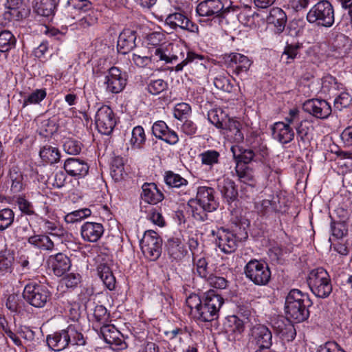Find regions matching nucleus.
<instances>
[{
	"mask_svg": "<svg viewBox=\"0 0 352 352\" xmlns=\"http://www.w3.org/2000/svg\"><path fill=\"white\" fill-rule=\"evenodd\" d=\"M101 333L104 341L111 345H120L122 340L119 338L120 332L114 326L104 325L101 328Z\"/></svg>",
	"mask_w": 352,
	"mask_h": 352,
	"instance_id": "f704fd0d",
	"label": "nucleus"
},
{
	"mask_svg": "<svg viewBox=\"0 0 352 352\" xmlns=\"http://www.w3.org/2000/svg\"><path fill=\"white\" fill-rule=\"evenodd\" d=\"M279 333L282 339L287 342L292 341L296 335L294 326L289 321H287V324H284V327L280 328Z\"/></svg>",
	"mask_w": 352,
	"mask_h": 352,
	"instance_id": "052dcab7",
	"label": "nucleus"
},
{
	"mask_svg": "<svg viewBox=\"0 0 352 352\" xmlns=\"http://www.w3.org/2000/svg\"><path fill=\"white\" fill-rule=\"evenodd\" d=\"M91 214L90 209L87 208L78 209L67 213L65 216V221L67 223H74L89 217Z\"/></svg>",
	"mask_w": 352,
	"mask_h": 352,
	"instance_id": "c03bdc74",
	"label": "nucleus"
},
{
	"mask_svg": "<svg viewBox=\"0 0 352 352\" xmlns=\"http://www.w3.org/2000/svg\"><path fill=\"white\" fill-rule=\"evenodd\" d=\"M244 323L236 316H231L228 320L227 331L236 334H241L244 331Z\"/></svg>",
	"mask_w": 352,
	"mask_h": 352,
	"instance_id": "864d4df0",
	"label": "nucleus"
},
{
	"mask_svg": "<svg viewBox=\"0 0 352 352\" xmlns=\"http://www.w3.org/2000/svg\"><path fill=\"white\" fill-rule=\"evenodd\" d=\"M247 278L258 286L267 285L271 280V271L267 263L262 261L251 259L244 267Z\"/></svg>",
	"mask_w": 352,
	"mask_h": 352,
	"instance_id": "0eeeda50",
	"label": "nucleus"
},
{
	"mask_svg": "<svg viewBox=\"0 0 352 352\" xmlns=\"http://www.w3.org/2000/svg\"><path fill=\"white\" fill-rule=\"evenodd\" d=\"M54 8L53 0H42L36 4L35 10L38 15L49 17L54 14Z\"/></svg>",
	"mask_w": 352,
	"mask_h": 352,
	"instance_id": "09e8293b",
	"label": "nucleus"
},
{
	"mask_svg": "<svg viewBox=\"0 0 352 352\" xmlns=\"http://www.w3.org/2000/svg\"><path fill=\"white\" fill-rule=\"evenodd\" d=\"M126 82V74L122 72L118 67H111L105 76L106 91L111 94L120 93L124 89Z\"/></svg>",
	"mask_w": 352,
	"mask_h": 352,
	"instance_id": "9b49d317",
	"label": "nucleus"
},
{
	"mask_svg": "<svg viewBox=\"0 0 352 352\" xmlns=\"http://www.w3.org/2000/svg\"><path fill=\"white\" fill-rule=\"evenodd\" d=\"M307 20L318 26L330 28L335 21V13L332 4L327 0H322L315 4L307 12Z\"/></svg>",
	"mask_w": 352,
	"mask_h": 352,
	"instance_id": "39448f33",
	"label": "nucleus"
},
{
	"mask_svg": "<svg viewBox=\"0 0 352 352\" xmlns=\"http://www.w3.org/2000/svg\"><path fill=\"white\" fill-rule=\"evenodd\" d=\"M352 102L351 95L346 91H342L334 100V107L338 111L349 107Z\"/></svg>",
	"mask_w": 352,
	"mask_h": 352,
	"instance_id": "603ef678",
	"label": "nucleus"
},
{
	"mask_svg": "<svg viewBox=\"0 0 352 352\" xmlns=\"http://www.w3.org/2000/svg\"><path fill=\"white\" fill-rule=\"evenodd\" d=\"M165 22L175 30L180 28L192 32L198 30V26L192 23L186 15L182 12H174L168 14Z\"/></svg>",
	"mask_w": 352,
	"mask_h": 352,
	"instance_id": "6ab92c4d",
	"label": "nucleus"
},
{
	"mask_svg": "<svg viewBox=\"0 0 352 352\" xmlns=\"http://www.w3.org/2000/svg\"><path fill=\"white\" fill-rule=\"evenodd\" d=\"M300 113V111L296 108L290 109L288 115L285 118L286 121L285 124H288L289 126H293L295 128L296 125H298V123L303 120Z\"/></svg>",
	"mask_w": 352,
	"mask_h": 352,
	"instance_id": "338daca9",
	"label": "nucleus"
},
{
	"mask_svg": "<svg viewBox=\"0 0 352 352\" xmlns=\"http://www.w3.org/2000/svg\"><path fill=\"white\" fill-rule=\"evenodd\" d=\"M47 262L54 274L57 276H63L72 265L69 258L63 253L51 255Z\"/></svg>",
	"mask_w": 352,
	"mask_h": 352,
	"instance_id": "b1692460",
	"label": "nucleus"
},
{
	"mask_svg": "<svg viewBox=\"0 0 352 352\" xmlns=\"http://www.w3.org/2000/svg\"><path fill=\"white\" fill-rule=\"evenodd\" d=\"M217 244L222 252L230 254L236 250L239 241L234 234L221 228L217 230Z\"/></svg>",
	"mask_w": 352,
	"mask_h": 352,
	"instance_id": "dca6fc26",
	"label": "nucleus"
},
{
	"mask_svg": "<svg viewBox=\"0 0 352 352\" xmlns=\"http://www.w3.org/2000/svg\"><path fill=\"white\" fill-rule=\"evenodd\" d=\"M51 292L47 287L36 282H30L25 285L23 297L30 305L36 308H43L51 300Z\"/></svg>",
	"mask_w": 352,
	"mask_h": 352,
	"instance_id": "423d86ee",
	"label": "nucleus"
},
{
	"mask_svg": "<svg viewBox=\"0 0 352 352\" xmlns=\"http://www.w3.org/2000/svg\"><path fill=\"white\" fill-rule=\"evenodd\" d=\"M223 303V298L214 290L204 293L202 303L197 309L195 317L201 322H211L219 318V312Z\"/></svg>",
	"mask_w": 352,
	"mask_h": 352,
	"instance_id": "7ed1b4c3",
	"label": "nucleus"
},
{
	"mask_svg": "<svg viewBox=\"0 0 352 352\" xmlns=\"http://www.w3.org/2000/svg\"><path fill=\"white\" fill-rule=\"evenodd\" d=\"M350 215L351 210L349 209L345 208L343 206H339L334 210L330 217L332 221L348 223Z\"/></svg>",
	"mask_w": 352,
	"mask_h": 352,
	"instance_id": "bf43d9fd",
	"label": "nucleus"
},
{
	"mask_svg": "<svg viewBox=\"0 0 352 352\" xmlns=\"http://www.w3.org/2000/svg\"><path fill=\"white\" fill-rule=\"evenodd\" d=\"M8 181L11 183L10 190L18 193L24 189L23 175L18 167L13 166L10 169Z\"/></svg>",
	"mask_w": 352,
	"mask_h": 352,
	"instance_id": "7c9ffc66",
	"label": "nucleus"
},
{
	"mask_svg": "<svg viewBox=\"0 0 352 352\" xmlns=\"http://www.w3.org/2000/svg\"><path fill=\"white\" fill-rule=\"evenodd\" d=\"M6 7L8 11L5 12L4 17L8 20L20 21L30 14L23 0H7Z\"/></svg>",
	"mask_w": 352,
	"mask_h": 352,
	"instance_id": "a211bd4d",
	"label": "nucleus"
},
{
	"mask_svg": "<svg viewBox=\"0 0 352 352\" xmlns=\"http://www.w3.org/2000/svg\"><path fill=\"white\" fill-rule=\"evenodd\" d=\"M63 167L69 175L78 179L86 176L89 168L87 162L75 157H70L65 160Z\"/></svg>",
	"mask_w": 352,
	"mask_h": 352,
	"instance_id": "412c9836",
	"label": "nucleus"
},
{
	"mask_svg": "<svg viewBox=\"0 0 352 352\" xmlns=\"http://www.w3.org/2000/svg\"><path fill=\"white\" fill-rule=\"evenodd\" d=\"M14 214L10 208L0 210V230H3L8 228L14 221Z\"/></svg>",
	"mask_w": 352,
	"mask_h": 352,
	"instance_id": "6e6d98bb",
	"label": "nucleus"
},
{
	"mask_svg": "<svg viewBox=\"0 0 352 352\" xmlns=\"http://www.w3.org/2000/svg\"><path fill=\"white\" fill-rule=\"evenodd\" d=\"M201 164L209 167L217 164L219 162L220 153L215 150H207L199 155Z\"/></svg>",
	"mask_w": 352,
	"mask_h": 352,
	"instance_id": "37998d69",
	"label": "nucleus"
},
{
	"mask_svg": "<svg viewBox=\"0 0 352 352\" xmlns=\"http://www.w3.org/2000/svg\"><path fill=\"white\" fill-rule=\"evenodd\" d=\"M250 342L258 348H270L272 344V334L265 325L256 324L250 331Z\"/></svg>",
	"mask_w": 352,
	"mask_h": 352,
	"instance_id": "ddd939ff",
	"label": "nucleus"
},
{
	"mask_svg": "<svg viewBox=\"0 0 352 352\" xmlns=\"http://www.w3.org/2000/svg\"><path fill=\"white\" fill-rule=\"evenodd\" d=\"M236 150L234 146H232L231 151L234 157L238 160L237 163H243V165L245 166L254 160L255 153L252 149H239L240 153L238 155L236 154Z\"/></svg>",
	"mask_w": 352,
	"mask_h": 352,
	"instance_id": "de8ad7c7",
	"label": "nucleus"
},
{
	"mask_svg": "<svg viewBox=\"0 0 352 352\" xmlns=\"http://www.w3.org/2000/svg\"><path fill=\"white\" fill-rule=\"evenodd\" d=\"M223 59L226 66L233 68L234 74L238 76L246 74L252 63L248 57L239 53L225 54Z\"/></svg>",
	"mask_w": 352,
	"mask_h": 352,
	"instance_id": "f8f14e48",
	"label": "nucleus"
},
{
	"mask_svg": "<svg viewBox=\"0 0 352 352\" xmlns=\"http://www.w3.org/2000/svg\"><path fill=\"white\" fill-rule=\"evenodd\" d=\"M166 247L168 254L173 261H179L187 254L184 243L179 238H170L167 241Z\"/></svg>",
	"mask_w": 352,
	"mask_h": 352,
	"instance_id": "bb28decb",
	"label": "nucleus"
},
{
	"mask_svg": "<svg viewBox=\"0 0 352 352\" xmlns=\"http://www.w3.org/2000/svg\"><path fill=\"white\" fill-rule=\"evenodd\" d=\"M295 129L299 145L302 144L304 146H307L310 142V133L313 131V126L303 120L298 125L295 126Z\"/></svg>",
	"mask_w": 352,
	"mask_h": 352,
	"instance_id": "473e14b6",
	"label": "nucleus"
},
{
	"mask_svg": "<svg viewBox=\"0 0 352 352\" xmlns=\"http://www.w3.org/2000/svg\"><path fill=\"white\" fill-rule=\"evenodd\" d=\"M13 261L14 256L10 250L0 252V271H10Z\"/></svg>",
	"mask_w": 352,
	"mask_h": 352,
	"instance_id": "3c124183",
	"label": "nucleus"
},
{
	"mask_svg": "<svg viewBox=\"0 0 352 352\" xmlns=\"http://www.w3.org/2000/svg\"><path fill=\"white\" fill-rule=\"evenodd\" d=\"M204 56L197 54L192 52H187L186 57L175 66V70L179 72L182 71L185 66L190 65L192 69L196 67L199 71H204L206 69L204 63Z\"/></svg>",
	"mask_w": 352,
	"mask_h": 352,
	"instance_id": "cd10ccee",
	"label": "nucleus"
},
{
	"mask_svg": "<svg viewBox=\"0 0 352 352\" xmlns=\"http://www.w3.org/2000/svg\"><path fill=\"white\" fill-rule=\"evenodd\" d=\"M271 131L273 139L282 144L289 143L294 139L293 128L284 122H275L271 126Z\"/></svg>",
	"mask_w": 352,
	"mask_h": 352,
	"instance_id": "aec40b11",
	"label": "nucleus"
},
{
	"mask_svg": "<svg viewBox=\"0 0 352 352\" xmlns=\"http://www.w3.org/2000/svg\"><path fill=\"white\" fill-rule=\"evenodd\" d=\"M47 343L49 347L55 351L65 349L69 345L65 329L55 332L52 335H48Z\"/></svg>",
	"mask_w": 352,
	"mask_h": 352,
	"instance_id": "c756f323",
	"label": "nucleus"
},
{
	"mask_svg": "<svg viewBox=\"0 0 352 352\" xmlns=\"http://www.w3.org/2000/svg\"><path fill=\"white\" fill-rule=\"evenodd\" d=\"M166 56L162 52V47H151L148 50H137L132 54L131 61L138 67H149L152 63H159Z\"/></svg>",
	"mask_w": 352,
	"mask_h": 352,
	"instance_id": "1a4fd4ad",
	"label": "nucleus"
},
{
	"mask_svg": "<svg viewBox=\"0 0 352 352\" xmlns=\"http://www.w3.org/2000/svg\"><path fill=\"white\" fill-rule=\"evenodd\" d=\"M239 8L238 6H229L225 7L220 0H204L197 6L196 11L201 16H212L213 20H218L221 24L224 20H228L234 16H237L241 21L245 17L242 12L237 14Z\"/></svg>",
	"mask_w": 352,
	"mask_h": 352,
	"instance_id": "f03ea898",
	"label": "nucleus"
},
{
	"mask_svg": "<svg viewBox=\"0 0 352 352\" xmlns=\"http://www.w3.org/2000/svg\"><path fill=\"white\" fill-rule=\"evenodd\" d=\"M219 190L228 204H231L238 198V190L235 183L229 179H225L218 185Z\"/></svg>",
	"mask_w": 352,
	"mask_h": 352,
	"instance_id": "c85d7f7f",
	"label": "nucleus"
},
{
	"mask_svg": "<svg viewBox=\"0 0 352 352\" xmlns=\"http://www.w3.org/2000/svg\"><path fill=\"white\" fill-rule=\"evenodd\" d=\"M214 85L217 89L226 92H230L232 89V85L229 78L221 75L217 76L214 79Z\"/></svg>",
	"mask_w": 352,
	"mask_h": 352,
	"instance_id": "0e129e2a",
	"label": "nucleus"
},
{
	"mask_svg": "<svg viewBox=\"0 0 352 352\" xmlns=\"http://www.w3.org/2000/svg\"><path fill=\"white\" fill-rule=\"evenodd\" d=\"M298 45L287 44L281 55V60L288 64L293 60L298 54Z\"/></svg>",
	"mask_w": 352,
	"mask_h": 352,
	"instance_id": "13d9d810",
	"label": "nucleus"
},
{
	"mask_svg": "<svg viewBox=\"0 0 352 352\" xmlns=\"http://www.w3.org/2000/svg\"><path fill=\"white\" fill-rule=\"evenodd\" d=\"M190 112V106L187 103L182 102L175 107L173 114L176 119L182 120V119L186 118Z\"/></svg>",
	"mask_w": 352,
	"mask_h": 352,
	"instance_id": "680f3d73",
	"label": "nucleus"
},
{
	"mask_svg": "<svg viewBox=\"0 0 352 352\" xmlns=\"http://www.w3.org/2000/svg\"><path fill=\"white\" fill-rule=\"evenodd\" d=\"M215 190L213 188L199 186L197 188V196L194 200L198 202L208 210L214 211L219 207V202L214 197Z\"/></svg>",
	"mask_w": 352,
	"mask_h": 352,
	"instance_id": "f3484780",
	"label": "nucleus"
},
{
	"mask_svg": "<svg viewBox=\"0 0 352 352\" xmlns=\"http://www.w3.org/2000/svg\"><path fill=\"white\" fill-rule=\"evenodd\" d=\"M322 85L324 91H331L343 89L342 84L338 82L337 79L331 75L326 76L322 78Z\"/></svg>",
	"mask_w": 352,
	"mask_h": 352,
	"instance_id": "4d7b16f0",
	"label": "nucleus"
},
{
	"mask_svg": "<svg viewBox=\"0 0 352 352\" xmlns=\"http://www.w3.org/2000/svg\"><path fill=\"white\" fill-rule=\"evenodd\" d=\"M168 89V83L163 79H150L147 82L146 90L152 95H158Z\"/></svg>",
	"mask_w": 352,
	"mask_h": 352,
	"instance_id": "a18cd8bd",
	"label": "nucleus"
},
{
	"mask_svg": "<svg viewBox=\"0 0 352 352\" xmlns=\"http://www.w3.org/2000/svg\"><path fill=\"white\" fill-rule=\"evenodd\" d=\"M82 144L73 139H67L63 144L64 151L69 155H77L81 151Z\"/></svg>",
	"mask_w": 352,
	"mask_h": 352,
	"instance_id": "e2e57ef3",
	"label": "nucleus"
},
{
	"mask_svg": "<svg viewBox=\"0 0 352 352\" xmlns=\"http://www.w3.org/2000/svg\"><path fill=\"white\" fill-rule=\"evenodd\" d=\"M287 17L285 12L280 8H273L266 17V23L273 27L274 33L281 34L286 26Z\"/></svg>",
	"mask_w": 352,
	"mask_h": 352,
	"instance_id": "4be33fe9",
	"label": "nucleus"
},
{
	"mask_svg": "<svg viewBox=\"0 0 352 352\" xmlns=\"http://www.w3.org/2000/svg\"><path fill=\"white\" fill-rule=\"evenodd\" d=\"M65 332L69 344L79 346L85 345V339L76 325H69L67 328L65 329Z\"/></svg>",
	"mask_w": 352,
	"mask_h": 352,
	"instance_id": "c9c22d12",
	"label": "nucleus"
},
{
	"mask_svg": "<svg viewBox=\"0 0 352 352\" xmlns=\"http://www.w3.org/2000/svg\"><path fill=\"white\" fill-rule=\"evenodd\" d=\"M46 96V91L44 89H36L23 100V107L28 104H38Z\"/></svg>",
	"mask_w": 352,
	"mask_h": 352,
	"instance_id": "5fc2aeb1",
	"label": "nucleus"
},
{
	"mask_svg": "<svg viewBox=\"0 0 352 352\" xmlns=\"http://www.w3.org/2000/svg\"><path fill=\"white\" fill-rule=\"evenodd\" d=\"M93 8L89 0H68L67 8L68 11L87 12Z\"/></svg>",
	"mask_w": 352,
	"mask_h": 352,
	"instance_id": "49530a36",
	"label": "nucleus"
},
{
	"mask_svg": "<svg viewBox=\"0 0 352 352\" xmlns=\"http://www.w3.org/2000/svg\"><path fill=\"white\" fill-rule=\"evenodd\" d=\"M137 38L136 32L131 29H124L119 35L117 49L122 54H126L133 50L135 46Z\"/></svg>",
	"mask_w": 352,
	"mask_h": 352,
	"instance_id": "5701e85b",
	"label": "nucleus"
},
{
	"mask_svg": "<svg viewBox=\"0 0 352 352\" xmlns=\"http://www.w3.org/2000/svg\"><path fill=\"white\" fill-rule=\"evenodd\" d=\"M16 39L11 32L3 30L0 32V52H6L14 47Z\"/></svg>",
	"mask_w": 352,
	"mask_h": 352,
	"instance_id": "ea45409f",
	"label": "nucleus"
},
{
	"mask_svg": "<svg viewBox=\"0 0 352 352\" xmlns=\"http://www.w3.org/2000/svg\"><path fill=\"white\" fill-rule=\"evenodd\" d=\"M80 231L84 240L89 242H96L103 234L104 228L99 223L86 222L82 226Z\"/></svg>",
	"mask_w": 352,
	"mask_h": 352,
	"instance_id": "393cba45",
	"label": "nucleus"
},
{
	"mask_svg": "<svg viewBox=\"0 0 352 352\" xmlns=\"http://www.w3.org/2000/svg\"><path fill=\"white\" fill-rule=\"evenodd\" d=\"M164 182L179 196L190 195V190L188 187V182L179 174L170 170L166 171L164 175Z\"/></svg>",
	"mask_w": 352,
	"mask_h": 352,
	"instance_id": "2eb2a0df",
	"label": "nucleus"
},
{
	"mask_svg": "<svg viewBox=\"0 0 352 352\" xmlns=\"http://www.w3.org/2000/svg\"><path fill=\"white\" fill-rule=\"evenodd\" d=\"M332 236L336 239H342L348 232V223L332 221L331 223Z\"/></svg>",
	"mask_w": 352,
	"mask_h": 352,
	"instance_id": "8fccbe9b",
	"label": "nucleus"
},
{
	"mask_svg": "<svg viewBox=\"0 0 352 352\" xmlns=\"http://www.w3.org/2000/svg\"><path fill=\"white\" fill-rule=\"evenodd\" d=\"M206 280L212 287L217 289H223L228 286V280L223 277L210 274Z\"/></svg>",
	"mask_w": 352,
	"mask_h": 352,
	"instance_id": "774afa93",
	"label": "nucleus"
},
{
	"mask_svg": "<svg viewBox=\"0 0 352 352\" xmlns=\"http://www.w3.org/2000/svg\"><path fill=\"white\" fill-rule=\"evenodd\" d=\"M98 274L105 287L110 291L116 288V278L110 267L106 264H100L97 267Z\"/></svg>",
	"mask_w": 352,
	"mask_h": 352,
	"instance_id": "2f4dec72",
	"label": "nucleus"
},
{
	"mask_svg": "<svg viewBox=\"0 0 352 352\" xmlns=\"http://www.w3.org/2000/svg\"><path fill=\"white\" fill-rule=\"evenodd\" d=\"M142 190L141 198L148 204H156L164 198V194L154 183H144L142 186Z\"/></svg>",
	"mask_w": 352,
	"mask_h": 352,
	"instance_id": "a878e982",
	"label": "nucleus"
},
{
	"mask_svg": "<svg viewBox=\"0 0 352 352\" xmlns=\"http://www.w3.org/2000/svg\"><path fill=\"white\" fill-rule=\"evenodd\" d=\"M307 283L311 292L318 298H326L333 290L330 276L322 267L314 269L309 272Z\"/></svg>",
	"mask_w": 352,
	"mask_h": 352,
	"instance_id": "20e7f679",
	"label": "nucleus"
},
{
	"mask_svg": "<svg viewBox=\"0 0 352 352\" xmlns=\"http://www.w3.org/2000/svg\"><path fill=\"white\" fill-rule=\"evenodd\" d=\"M28 241L34 247L45 250H52L54 246L53 241L46 235H34L30 236Z\"/></svg>",
	"mask_w": 352,
	"mask_h": 352,
	"instance_id": "e433bc0d",
	"label": "nucleus"
},
{
	"mask_svg": "<svg viewBox=\"0 0 352 352\" xmlns=\"http://www.w3.org/2000/svg\"><path fill=\"white\" fill-rule=\"evenodd\" d=\"M173 54H167L164 50L162 48V52L166 56V58L162 59L160 61L164 62V63H170L174 61L181 60V62L185 59V54H187L186 49L184 48L180 45H175V49L172 47Z\"/></svg>",
	"mask_w": 352,
	"mask_h": 352,
	"instance_id": "a19ab883",
	"label": "nucleus"
},
{
	"mask_svg": "<svg viewBox=\"0 0 352 352\" xmlns=\"http://www.w3.org/2000/svg\"><path fill=\"white\" fill-rule=\"evenodd\" d=\"M312 304L307 294L298 289H292L285 298V310L287 319L296 322L306 320L309 316V308Z\"/></svg>",
	"mask_w": 352,
	"mask_h": 352,
	"instance_id": "f257e3e1",
	"label": "nucleus"
},
{
	"mask_svg": "<svg viewBox=\"0 0 352 352\" xmlns=\"http://www.w3.org/2000/svg\"><path fill=\"white\" fill-rule=\"evenodd\" d=\"M188 205L191 208L194 219L201 222L208 220V213L213 212L212 210H206L194 199H190L188 202Z\"/></svg>",
	"mask_w": 352,
	"mask_h": 352,
	"instance_id": "4c0bfd02",
	"label": "nucleus"
},
{
	"mask_svg": "<svg viewBox=\"0 0 352 352\" xmlns=\"http://www.w3.org/2000/svg\"><path fill=\"white\" fill-rule=\"evenodd\" d=\"M39 155L43 162L50 164L58 162L60 157L58 148L51 145L43 146L39 151Z\"/></svg>",
	"mask_w": 352,
	"mask_h": 352,
	"instance_id": "72a5a7b5",
	"label": "nucleus"
},
{
	"mask_svg": "<svg viewBox=\"0 0 352 352\" xmlns=\"http://www.w3.org/2000/svg\"><path fill=\"white\" fill-rule=\"evenodd\" d=\"M95 122L100 133L109 135L116 124L113 110L109 106H102L96 112Z\"/></svg>",
	"mask_w": 352,
	"mask_h": 352,
	"instance_id": "9d476101",
	"label": "nucleus"
},
{
	"mask_svg": "<svg viewBox=\"0 0 352 352\" xmlns=\"http://www.w3.org/2000/svg\"><path fill=\"white\" fill-rule=\"evenodd\" d=\"M146 135L142 126H137L133 128L131 132L130 144L133 148H140L145 143Z\"/></svg>",
	"mask_w": 352,
	"mask_h": 352,
	"instance_id": "79ce46f5",
	"label": "nucleus"
},
{
	"mask_svg": "<svg viewBox=\"0 0 352 352\" xmlns=\"http://www.w3.org/2000/svg\"><path fill=\"white\" fill-rule=\"evenodd\" d=\"M235 171L239 180L241 182L247 184L251 187H255L256 184L254 176L252 175L248 167L241 164H236Z\"/></svg>",
	"mask_w": 352,
	"mask_h": 352,
	"instance_id": "58836bf2",
	"label": "nucleus"
},
{
	"mask_svg": "<svg viewBox=\"0 0 352 352\" xmlns=\"http://www.w3.org/2000/svg\"><path fill=\"white\" fill-rule=\"evenodd\" d=\"M162 240L153 230L144 232L140 241V248L144 255L150 261H156L162 253Z\"/></svg>",
	"mask_w": 352,
	"mask_h": 352,
	"instance_id": "6e6552de",
	"label": "nucleus"
},
{
	"mask_svg": "<svg viewBox=\"0 0 352 352\" xmlns=\"http://www.w3.org/2000/svg\"><path fill=\"white\" fill-rule=\"evenodd\" d=\"M302 108L305 111L319 119H326L331 113V107L324 100H308L304 102Z\"/></svg>",
	"mask_w": 352,
	"mask_h": 352,
	"instance_id": "4468645a",
	"label": "nucleus"
},
{
	"mask_svg": "<svg viewBox=\"0 0 352 352\" xmlns=\"http://www.w3.org/2000/svg\"><path fill=\"white\" fill-rule=\"evenodd\" d=\"M94 316L98 322L105 323L109 321V314L104 306L98 305L94 308Z\"/></svg>",
	"mask_w": 352,
	"mask_h": 352,
	"instance_id": "69168bd1",
	"label": "nucleus"
}]
</instances>
